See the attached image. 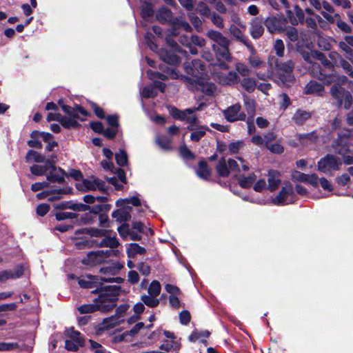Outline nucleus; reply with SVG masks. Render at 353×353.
<instances>
[{
	"instance_id": "8fccbe9b",
	"label": "nucleus",
	"mask_w": 353,
	"mask_h": 353,
	"mask_svg": "<svg viewBox=\"0 0 353 353\" xmlns=\"http://www.w3.org/2000/svg\"><path fill=\"white\" fill-rule=\"evenodd\" d=\"M109 212L103 211L98 216L99 226L103 228H108L111 227V222L108 216Z\"/></svg>"
},
{
	"instance_id": "bb28decb",
	"label": "nucleus",
	"mask_w": 353,
	"mask_h": 353,
	"mask_svg": "<svg viewBox=\"0 0 353 353\" xmlns=\"http://www.w3.org/2000/svg\"><path fill=\"white\" fill-rule=\"evenodd\" d=\"M318 135L315 130L305 134H299L298 139L302 145L314 143L318 140Z\"/></svg>"
},
{
	"instance_id": "a19ab883",
	"label": "nucleus",
	"mask_w": 353,
	"mask_h": 353,
	"mask_svg": "<svg viewBox=\"0 0 353 353\" xmlns=\"http://www.w3.org/2000/svg\"><path fill=\"white\" fill-rule=\"evenodd\" d=\"M115 160L120 167H124L128 163V154L124 149H119V152L115 154Z\"/></svg>"
},
{
	"instance_id": "aec40b11",
	"label": "nucleus",
	"mask_w": 353,
	"mask_h": 353,
	"mask_svg": "<svg viewBox=\"0 0 353 353\" xmlns=\"http://www.w3.org/2000/svg\"><path fill=\"white\" fill-rule=\"evenodd\" d=\"M123 321L124 320L123 319H120L114 314V315L104 319L102 323L99 325L98 330L100 331L112 328Z\"/></svg>"
},
{
	"instance_id": "7ed1b4c3",
	"label": "nucleus",
	"mask_w": 353,
	"mask_h": 353,
	"mask_svg": "<svg viewBox=\"0 0 353 353\" xmlns=\"http://www.w3.org/2000/svg\"><path fill=\"white\" fill-rule=\"evenodd\" d=\"M92 294H99L98 297L94 299V303H99L101 304H116L119 300V296L121 291L120 285H103L101 283H99L94 287Z\"/></svg>"
},
{
	"instance_id": "e2e57ef3",
	"label": "nucleus",
	"mask_w": 353,
	"mask_h": 353,
	"mask_svg": "<svg viewBox=\"0 0 353 353\" xmlns=\"http://www.w3.org/2000/svg\"><path fill=\"white\" fill-rule=\"evenodd\" d=\"M339 65L343 69L345 72L351 78L353 79V70L351 64L343 58L341 59Z\"/></svg>"
},
{
	"instance_id": "774afa93",
	"label": "nucleus",
	"mask_w": 353,
	"mask_h": 353,
	"mask_svg": "<svg viewBox=\"0 0 353 353\" xmlns=\"http://www.w3.org/2000/svg\"><path fill=\"white\" fill-rule=\"evenodd\" d=\"M105 119H106L107 123L110 127L119 129V116L117 114H110L105 117Z\"/></svg>"
},
{
	"instance_id": "2eb2a0df",
	"label": "nucleus",
	"mask_w": 353,
	"mask_h": 353,
	"mask_svg": "<svg viewBox=\"0 0 353 353\" xmlns=\"http://www.w3.org/2000/svg\"><path fill=\"white\" fill-rule=\"evenodd\" d=\"M99 282V276L92 274H86L82 278H78V284L82 288H94Z\"/></svg>"
},
{
	"instance_id": "6ab92c4d",
	"label": "nucleus",
	"mask_w": 353,
	"mask_h": 353,
	"mask_svg": "<svg viewBox=\"0 0 353 353\" xmlns=\"http://www.w3.org/2000/svg\"><path fill=\"white\" fill-rule=\"evenodd\" d=\"M268 190L270 192L275 191L281 184V179H280V173L279 172L274 170H270L268 172Z\"/></svg>"
},
{
	"instance_id": "20e7f679",
	"label": "nucleus",
	"mask_w": 353,
	"mask_h": 353,
	"mask_svg": "<svg viewBox=\"0 0 353 353\" xmlns=\"http://www.w3.org/2000/svg\"><path fill=\"white\" fill-rule=\"evenodd\" d=\"M330 93L333 99L336 100L339 108L343 107L345 109H349L352 106L353 98L350 92L339 84L332 85Z\"/></svg>"
},
{
	"instance_id": "bf43d9fd",
	"label": "nucleus",
	"mask_w": 353,
	"mask_h": 353,
	"mask_svg": "<svg viewBox=\"0 0 353 353\" xmlns=\"http://www.w3.org/2000/svg\"><path fill=\"white\" fill-rule=\"evenodd\" d=\"M172 117L177 120L185 121L186 119V113L183 110L178 109L174 106H172L170 109Z\"/></svg>"
},
{
	"instance_id": "de8ad7c7",
	"label": "nucleus",
	"mask_w": 353,
	"mask_h": 353,
	"mask_svg": "<svg viewBox=\"0 0 353 353\" xmlns=\"http://www.w3.org/2000/svg\"><path fill=\"white\" fill-rule=\"evenodd\" d=\"M141 15L143 19H147L154 15L152 4L150 2H145L141 8Z\"/></svg>"
},
{
	"instance_id": "f3484780",
	"label": "nucleus",
	"mask_w": 353,
	"mask_h": 353,
	"mask_svg": "<svg viewBox=\"0 0 353 353\" xmlns=\"http://www.w3.org/2000/svg\"><path fill=\"white\" fill-rule=\"evenodd\" d=\"M103 259L101 258V255L97 251H91L87 254V255L81 260V263L85 265L91 267L96 266L99 264L102 263Z\"/></svg>"
},
{
	"instance_id": "f03ea898",
	"label": "nucleus",
	"mask_w": 353,
	"mask_h": 353,
	"mask_svg": "<svg viewBox=\"0 0 353 353\" xmlns=\"http://www.w3.org/2000/svg\"><path fill=\"white\" fill-rule=\"evenodd\" d=\"M184 70L186 75H183L181 79L188 84V87L199 82L206 75L205 64L200 59H193L191 62H185Z\"/></svg>"
},
{
	"instance_id": "338daca9",
	"label": "nucleus",
	"mask_w": 353,
	"mask_h": 353,
	"mask_svg": "<svg viewBox=\"0 0 353 353\" xmlns=\"http://www.w3.org/2000/svg\"><path fill=\"white\" fill-rule=\"evenodd\" d=\"M265 148L274 154H281L284 152V147L278 142L270 143Z\"/></svg>"
},
{
	"instance_id": "5fc2aeb1",
	"label": "nucleus",
	"mask_w": 353,
	"mask_h": 353,
	"mask_svg": "<svg viewBox=\"0 0 353 353\" xmlns=\"http://www.w3.org/2000/svg\"><path fill=\"white\" fill-rule=\"evenodd\" d=\"M145 41L146 45L150 48V50L152 51H156L158 50L159 46L155 43V37L152 33L147 32L145 34Z\"/></svg>"
},
{
	"instance_id": "680f3d73",
	"label": "nucleus",
	"mask_w": 353,
	"mask_h": 353,
	"mask_svg": "<svg viewBox=\"0 0 353 353\" xmlns=\"http://www.w3.org/2000/svg\"><path fill=\"white\" fill-rule=\"evenodd\" d=\"M63 111L65 113V114H66L65 116L67 117L73 118L74 119H79V116L77 113V111H76V104L73 107H71L70 105L63 106Z\"/></svg>"
},
{
	"instance_id": "72a5a7b5",
	"label": "nucleus",
	"mask_w": 353,
	"mask_h": 353,
	"mask_svg": "<svg viewBox=\"0 0 353 353\" xmlns=\"http://www.w3.org/2000/svg\"><path fill=\"white\" fill-rule=\"evenodd\" d=\"M65 335L70 338V340L75 341L80 347L84 346V339L80 332L74 330L73 327L66 331Z\"/></svg>"
},
{
	"instance_id": "58836bf2",
	"label": "nucleus",
	"mask_w": 353,
	"mask_h": 353,
	"mask_svg": "<svg viewBox=\"0 0 353 353\" xmlns=\"http://www.w3.org/2000/svg\"><path fill=\"white\" fill-rule=\"evenodd\" d=\"M211 332L208 330H194L189 336L188 339L191 342H195L199 339L203 338L208 339L210 336Z\"/></svg>"
},
{
	"instance_id": "423d86ee",
	"label": "nucleus",
	"mask_w": 353,
	"mask_h": 353,
	"mask_svg": "<svg viewBox=\"0 0 353 353\" xmlns=\"http://www.w3.org/2000/svg\"><path fill=\"white\" fill-rule=\"evenodd\" d=\"M296 199L292 184L286 182L285 186H283L278 194L273 199L274 204L276 205H283L289 203H293Z\"/></svg>"
},
{
	"instance_id": "f257e3e1",
	"label": "nucleus",
	"mask_w": 353,
	"mask_h": 353,
	"mask_svg": "<svg viewBox=\"0 0 353 353\" xmlns=\"http://www.w3.org/2000/svg\"><path fill=\"white\" fill-rule=\"evenodd\" d=\"M310 72L314 78L322 81L323 83L314 80L310 81L304 89V92L306 94L321 96L324 91V84L330 85L335 80V77L332 73H325L322 67L317 63L312 64Z\"/></svg>"
},
{
	"instance_id": "473e14b6",
	"label": "nucleus",
	"mask_w": 353,
	"mask_h": 353,
	"mask_svg": "<svg viewBox=\"0 0 353 353\" xmlns=\"http://www.w3.org/2000/svg\"><path fill=\"white\" fill-rule=\"evenodd\" d=\"M123 268V265L119 262L112 264L111 265L102 267L99 270V272L103 274L116 275Z\"/></svg>"
},
{
	"instance_id": "cd10ccee",
	"label": "nucleus",
	"mask_w": 353,
	"mask_h": 353,
	"mask_svg": "<svg viewBox=\"0 0 353 353\" xmlns=\"http://www.w3.org/2000/svg\"><path fill=\"white\" fill-rule=\"evenodd\" d=\"M81 183H77L75 184L76 188L81 192H87L90 190H96L97 187L94 186V179L93 181L88 179H82Z\"/></svg>"
},
{
	"instance_id": "c85d7f7f",
	"label": "nucleus",
	"mask_w": 353,
	"mask_h": 353,
	"mask_svg": "<svg viewBox=\"0 0 353 353\" xmlns=\"http://www.w3.org/2000/svg\"><path fill=\"white\" fill-rule=\"evenodd\" d=\"M294 10L296 17L291 16V14H292L291 11L288 12V17L292 25L296 26L299 23H303L304 21L305 14L303 10L299 6L294 7Z\"/></svg>"
},
{
	"instance_id": "7c9ffc66",
	"label": "nucleus",
	"mask_w": 353,
	"mask_h": 353,
	"mask_svg": "<svg viewBox=\"0 0 353 353\" xmlns=\"http://www.w3.org/2000/svg\"><path fill=\"white\" fill-rule=\"evenodd\" d=\"M216 170L218 175L221 177H228L230 174V170L228 168V166L226 163L225 157H221L219 163L216 166Z\"/></svg>"
},
{
	"instance_id": "e433bc0d",
	"label": "nucleus",
	"mask_w": 353,
	"mask_h": 353,
	"mask_svg": "<svg viewBox=\"0 0 353 353\" xmlns=\"http://www.w3.org/2000/svg\"><path fill=\"white\" fill-rule=\"evenodd\" d=\"M311 117L309 112L298 110L294 114L293 120L297 125H302L305 121Z\"/></svg>"
},
{
	"instance_id": "09e8293b",
	"label": "nucleus",
	"mask_w": 353,
	"mask_h": 353,
	"mask_svg": "<svg viewBox=\"0 0 353 353\" xmlns=\"http://www.w3.org/2000/svg\"><path fill=\"white\" fill-rule=\"evenodd\" d=\"M179 152L181 157L186 160H193L196 156L185 144L181 145L179 148Z\"/></svg>"
},
{
	"instance_id": "79ce46f5",
	"label": "nucleus",
	"mask_w": 353,
	"mask_h": 353,
	"mask_svg": "<svg viewBox=\"0 0 353 353\" xmlns=\"http://www.w3.org/2000/svg\"><path fill=\"white\" fill-rule=\"evenodd\" d=\"M287 38L292 42H295L299 40V35L298 30L293 26H288L284 28L283 31Z\"/></svg>"
},
{
	"instance_id": "a211bd4d",
	"label": "nucleus",
	"mask_w": 353,
	"mask_h": 353,
	"mask_svg": "<svg viewBox=\"0 0 353 353\" xmlns=\"http://www.w3.org/2000/svg\"><path fill=\"white\" fill-rule=\"evenodd\" d=\"M173 13L172 10L165 6H161L156 12V19L162 24H167L172 21Z\"/></svg>"
},
{
	"instance_id": "a878e982",
	"label": "nucleus",
	"mask_w": 353,
	"mask_h": 353,
	"mask_svg": "<svg viewBox=\"0 0 353 353\" xmlns=\"http://www.w3.org/2000/svg\"><path fill=\"white\" fill-rule=\"evenodd\" d=\"M249 50L251 53V55L248 58L249 64L252 68H259L263 64V62L260 59L253 46H249Z\"/></svg>"
},
{
	"instance_id": "f8f14e48",
	"label": "nucleus",
	"mask_w": 353,
	"mask_h": 353,
	"mask_svg": "<svg viewBox=\"0 0 353 353\" xmlns=\"http://www.w3.org/2000/svg\"><path fill=\"white\" fill-rule=\"evenodd\" d=\"M111 232V230H107L105 228H83L81 229L76 230L74 232V234H88L90 236L94 237H103V236H106V234Z\"/></svg>"
},
{
	"instance_id": "603ef678",
	"label": "nucleus",
	"mask_w": 353,
	"mask_h": 353,
	"mask_svg": "<svg viewBox=\"0 0 353 353\" xmlns=\"http://www.w3.org/2000/svg\"><path fill=\"white\" fill-rule=\"evenodd\" d=\"M141 299L144 304L150 307H156L159 305V300L156 296H151L150 294L142 295Z\"/></svg>"
},
{
	"instance_id": "ddd939ff",
	"label": "nucleus",
	"mask_w": 353,
	"mask_h": 353,
	"mask_svg": "<svg viewBox=\"0 0 353 353\" xmlns=\"http://www.w3.org/2000/svg\"><path fill=\"white\" fill-rule=\"evenodd\" d=\"M219 83L223 85H234L238 84L241 78L235 71H229L227 74L219 76Z\"/></svg>"
},
{
	"instance_id": "9d476101",
	"label": "nucleus",
	"mask_w": 353,
	"mask_h": 353,
	"mask_svg": "<svg viewBox=\"0 0 353 353\" xmlns=\"http://www.w3.org/2000/svg\"><path fill=\"white\" fill-rule=\"evenodd\" d=\"M241 105L236 103L223 110V113L226 120L229 122L232 123L236 121H245L246 114L244 112H241Z\"/></svg>"
},
{
	"instance_id": "5701e85b",
	"label": "nucleus",
	"mask_w": 353,
	"mask_h": 353,
	"mask_svg": "<svg viewBox=\"0 0 353 353\" xmlns=\"http://www.w3.org/2000/svg\"><path fill=\"white\" fill-rule=\"evenodd\" d=\"M263 24L264 23L261 19H256L253 21L250 27V34L253 39H258L262 37L264 32Z\"/></svg>"
},
{
	"instance_id": "a18cd8bd",
	"label": "nucleus",
	"mask_w": 353,
	"mask_h": 353,
	"mask_svg": "<svg viewBox=\"0 0 353 353\" xmlns=\"http://www.w3.org/2000/svg\"><path fill=\"white\" fill-rule=\"evenodd\" d=\"M209 130L208 128L200 125L197 130L193 131L190 134V140L194 142H199L202 137L205 135V131Z\"/></svg>"
},
{
	"instance_id": "13d9d810",
	"label": "nucleus",
	"mask_w": 353,
	"mask_h": 353,
	"mask_svg": "<svg viewBox=\"0 0 353 353\" xmlns=\"http://www.w3.org/2000/svg\"><path fill=\"white\" fill-rule=\"evenodd\" d=\"M142 95L145 99H153L158 95V92L154 85H146L143 89Z\"/></svg>"
},
{
	"instance_id": "ea45409f",
	"label": "nucleus",
	"mask_w": 353,
	"mask_h": 353,
	"mask_svg": "<svg viewBox=\"0 0 353 353\" xmlns=\"http://www.w3.org/2000/svg\"><path fill=\"white\" fill-rule=\"evenodd\" d=\"M132 204L133 206L138 207L141 205V200L137 196H133L131 198L119 199L116 201L117 207L123 206L124 204Z\"/></svg>"
},
{
	"instance_id": "0e129e2a",
	"label": "nucleus",
	"mask_w": 353,
	"mask_h": 353,
	"mask_svg": "<svg viewBox=\"0 0 353 353\" xmlns=\"http://www.w3.org/2000/svg\"><path fill=\"white\" fill-rule=\"evenodd\" d=\"M274 49L275 53L278 57H283L285 51V46L283 41L281 39H276L274 44Z\"/></svg>"
},
{
	"instance_id": "6e6d98bb",
	"label": "nucleus",
	"mask_w": 353,
	"mask_h": 353,
	"mask_svg": "<svg viewBox=\"0 0 353 353\" xmlns=\"http://www.w3.org/2000/svg\"><path fill=\"white\" fill-rule=\"evenodd\" d=\"M54 216L57 221H61L65 219H77L79 216V214L76 212H56Z\"/></svg>"
},
{
	"instance_id": "4468645a",
	"label": "nucleus",
	"mask_w": 353,
	"mask_h": 353,
	"mask_svg": "<svg viewBox=\"0 0 353 353\" xmlns=\"http://www.w3.org/2000/svg\"><path fill=\"white\" fill-rule=\"evenodd\" d=\"M65 176H68V173L62 168L58 167L57 170H50L46 178L49 182L61 184L65 183Z\"/></svg>"
},
{
	"instance_id": "c9c22d12",
	"label": "nucleus",
	"mask_w": 353,
	"mask_h": 353,
	"mask_svg": "<svg viewBox=\"0 0 353 353\" xmlns=\"http://www.w3.org/2000/svg\"><path fill=\"white\" fill-rule=\"evenodd\" d=\"M32 160L36 163H43L45 157L34 150H29L26 156V161L30 163Z\"/></svg>"
},
{
	"instance_id": "c03bdc74",
	"label": "nucleus",
	"mask_w": 353,
	"mask_h": 353,
	"mask_svg": "<svg viewBox=\"0 0 353 353\" xmlns=\"http://www.w3.org/2000/svg\"><path fill=\"white\" fill-rule=\"evenodd\" d=\"M111 208L112 205L110 204H97L90 206L88 211L97 216L103 211L109 212Z\"/></svg>"
},
{
	"instance_id": "0eeeda50",
	"label": "nucleus",
	"mask_w": 353,
	"mask_h": 353,
	"mask_svg": "<svg viewBox=\"0 0 353 353\" xmlns=\"http://www.w3.org/2000/svg\"><path fill=\"white\" fill-rule=\"evenodd\" d=\"M341 165L342 161L340 158L331 154H326L317 163L318 170L323 173H327L332 170H339Z\"/></svg>"
},
{
	"instance_id": "dca6fc26",
	"label": "nucleus",
	"mask_w": 353,
	"mask_h": 353,
	"mask_svg": "<svg viewBox=\"0 0 353 353\" xmlns=\"http://www.w3.org/2000/svg\"><path fill=\"white\" fill-rule=\"evenodd\" d=\"M159 56L161 60L171 65H178L181 62V58L173 52L161 49Z\"/></svg>"
},
{
	"instance_id": "c756f323",
	"label": "nucleus",
	"mask_w": 353,
	"mask_h": 353,
	"mask_svg": "<svg viewBox=\"0 0 353 353\" xmlns=\"http://www.w3.org/2000/svg\"><path fill=\"white\" fill-rule=\"evenodd\" d=\"M79 241H76L74 243V247L78 250H84L91 248L95 246V243H97V241L88 239V238H79Z\"/></svg>"
},
{
	"instance_id": "2f4dec72",
	"label": "nucleus",
	"mask_w": 353,
	"mask_h": 353,
	"mask_svg": "<svg viewBox=\"0 0 353 353\" xmlns=\"http://www.w3.org/2000/svg\"><path fill=\"white\" fill-rule=\"evenodd\" d=\"M145 252V248L137 243H130L129 248L127 249V255L130 258L134 257L136 254H144Z\"/></svg>"
},
{
	"instance_id": "3c124183",
	"label": "nucleus",
	"mask_w": 353,
	"mask_h": 353,
	"mask_svg": "<svg viewBox=\"0 0 353 353\" xmlns=\"http://www.w3.org/2000/svg\"><path fill=\"white\" fill-rule=\"evenodd\" d=\"M235 69L242 77H248L251 72V69L243 62H236Z\"/></svg>"
},
{
	"instance_id": "393cba45",
	"label": "nucleus",
	"mask_w": 353,
	"mask_h": 353,
	"mask_svg": "<svg viewBox=\"0 0 353 353\" xmlns=\"http://www.w3.org/2000/svg\"><path fill=\"white\" fill-rule=\"evenodd\" d=\"M212 49L215 52L217 61L223 59L230 61L231 60L228 47H219L217 45L213 44Z\"/></svg>"
},
{
	"instance_id": "9b49d317",
	"label": "nucleus",
	"mask_w": 353,
	"mask_h": 353,
	"mask_svg": "<svg viewBox=\"0 0 353 353\" xmlns=\"http://www.w3.org/2000/svg\"><path fill=\"white\" fill-rule=\"evenodd\" d=\"M189 89L200 91L207 96L212 97L216 90V86L214 83L207 81L204 77L199 82L190 86Z\"/></svg>"
},
{
	"instance_id": "1a4fd4ad",
	"label": "nucleus",
	"mask_w": 353,
	"mask_h": 353,
	"mask_svg": "<svg viewBox=\"0 0 353 353\" xmlns=\"http://www.w3.org/2000/svg\"><path fill=\"white\" fill-rule=\"evenodd\" d=\"M117 304H101L99 303H93L90 304H83L78 307L77 310L81 314L93 313L96 311L108 312L116 307Z\"/></svg>"
},
{
	"instance_id": "052dcab7",
	"label": "nucleus",
	"mask_w": 353,
	"mask_h": 353,
	"mask_svg": "<svg viewBox=\"0 0 353 353\" xmlns=\"http://www.w3.org/2000/svg\"><path fill=\"white\" fill-rule=\"evenodd\" d=\"M317 46L319 48L323 51H329L332 48L330 41L324 37H319L317 40Z\"/></svg>"
},
{
	"instance_id": "37998d69",
	"label": "nucleus",
	"mask_w": 353,
	"mask_h": 353,
	"mask_svg": "<svg viewBox=\"0 0 353 353\" xmlns=\"http://www.w3.org/2000/svg\"><path fill=\"white\" fill-rule=\"evenodd\" d=\"M256 179V176L254 174H250L248 176H243L239 179V184L243 188H249L252 186Z\"/></svg>"
},
{
	"instance_id": "4d7b16f0",
	"label": "nucleus",
	"mask_w": 353,
	"mask_h": 353,
	"mask_svg": "<svg viewBox=\"0 0 353 353\" xmlns=\"http://www.w3.org/2000/svg\"><path fill=\"white\" fill-rule=\"evenodd\" d=\"M161 284L157 281H152L149 285L148 292L151 296H157L161 292Z\"/></svg>"
},
{
	"instance_id": "4c0bfd02",
	"label": "nucleus",
	"mask_w": 353,
	"mask_h": 353,
	"mask_svg": "<svg viewBox=\"0 0 353 353\" xmlns=\"http://www.w3.org/2000/svg\"><path fill=\"white\" fill-rule=\"evenodd\" d=\"M60 123L65 129H77L81 126V124L77 121V119L69 118L66 116H62Z\"/></svg>"
},
{
	"instance_id": "39448f33",
	"label": "nucleus",
	"mask_w": 353,
	"mask_h": 353,
	"mask_svg": "<svg viewBox=\"0 0 353 353\" xmlns=\"http://www.w3.org/2000/svg\"><path fill=\"white\" fill-rule=\"evenodd\" d=\"M275 66L279 80L284 84L292 83L294 80L292 74L294 67V62L288 60L285 62L276 61Z\"/></svg>"
},
{
	"instance_id": "864d4df0",
	"label": "nucleus",
	"mask_w": 353,
	"mask_h": 353,
	"mask_svg": "<svg viewBox=\"0 0 353 353\" xmlns=\"http://www.w3.org/2000/svg\"><path fill=\"white\" fill-rule=\"evenodd\" d=\"M30 137L32 139H39L41 137L44 142H50V141L53 138V135L50 132L34 130L31 132Z\"/></svg>"
},
{
	"instance_id": "49530a36",
	"label": "nucleus",
	"mask_w": 353,
	"mask_h": 353,
	"mask_svg": "<svg viewBox=\"0 0 353 353\" xmlns=\"http://www.w3.org/2000/svg\"><path fill=\"white\" fill-rule=\"evenodd\" d=\"M196 11L205 18H208L211 14V11L208 6L203 1H199L197 3Z\"/></svg>"
},
{
	"instance_id": "69168bd1",
	"label": "nucleus",
	"mask_w": 353,
	"mask_h": 353,
	"mask_svg": "<svg viewBox=\"0 0 353 353\" xmlns=\"http://www.w3.org/2000/svg\"><path fill=\"white\" fill-rule=\"evenodd\" d=\"M244 145L243 141L232 142L228 145V150L230 154H237L240 148Z\"/></svg>"
},
{
	"instance_id": "f704fd0d",
	"label": "nucleus",
	"mask_w": 353,
	"mask_h": 353,
	"mask_svg": "<svg viewBox=\"0 0 353 353\" xmlns=\"http://www.w3.org/2000/svg\"><path fill=\"white\" fill-rule=\"evenodd\" d=\"M240 82L242 88L249 93L253 92L256 86V81L254 78L245 77Z\"/></svg>"
},
{
	"instance_id": "412c9836",
	"label": "nucleus",
	"mask_w": 353,
	"mask_h": 353,
	"mask_svg": "<svg viewBox=\"0 0 353 353\" xmlns=\"http://www.w3.org/2000/svg\"><path fill=\"white\" fill-rule=\"evenodd\" d=\"M211 169L209 168L208 163L205 160L202 159L199 161L196 174L200 179L208 180L211 175Z\"/></svg>"
},
{
	"instance_id": "4be33fe9",
	"label": "nucleus",
	"mask_w": 353,
	"mask_h": 353,
	"mask_svg": "<svg viewBox=\"0 0 353 353\" xmlns=\"http://www.w3.org/2000/svg\"><path fill=\"white\" fill-rule=\"evenodd\" d=\"M103 239L100 242H97L95 246L99 248H110L112 249L117 248L119 245V242L116 236L111 237L110 233L103 236Z\"/></svg>"
},
{
	"instance_id": "b1692460",
	"label": "nucleus",
	"mask_w": 353,
	"mask_h": 353,
	"mask_svg": "<svg viewBox=\"0 0 353 353\" xmlns=\"http://www.w3.org/2000/svg\"><path fill=\"white\" fill-rule=\"evenodd\" d=\"M112 218L115 219V221L117 223H125L126 221H130L132 217L130 213H129L125 209L121 208L114 210L112 213Z\"/></svg>"
},
{
	"instance_id": "6e6552de",
	"label": "nucleus",
	"mask_w": 353,
	"mask_h": 353,
	"mask_svg": "<svg viewBox=\"0 0 353 353\" xmlns=\"http://www.w3.org/2000/svg\"><path fill=\"white\" fill-rule=\"evenodd\" d=\"M287 23V19L283 16L269 17L263 22L268 30L271 33L283 32Z\"/></svg>"
}]
</instances>
